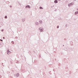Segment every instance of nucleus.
<instances>
[{"mask_svg": "<svg viewBox=\"0 0 78 78\" xmlns=\"http://www.w3.org/2000/svg\"><path fill=\"white\" fill-rule=\"evenodd\" d=\"M51 8H53V7H54V5H53L52 6H51Z\"/></svg>", "mask_w": 78, "mask_h": 78, "instance_id": "dca6fc26", "label": "nucleus"}, {"mask_svg": "<svg viewBox=\"0 0 78 78\" xmlns=\"http://www.w3.org/2000/svg\"><path fill=\"white\" fill-rule=\"evenodd\" d=\"M39 30H40L41 32H42V31H43V29H42V28H39Z\"/></svg>", "mask_w": 78, "mask_h": 78, "instance_id": "20e7f679", "label": "nucleus"}, {"mask_svg": "<svg viewBox=\"0 0 78 78\" xmlns=\"http://www.w3.org/2000/svg\"><path fill=\"white\" fill-rule=\"evenodd\" d=\"M15 76H16V74H14Z\"/></svg>", "mask_w": 78, "mask_h": 78, "instance_id": "a878e982", "label": "nucleus"}, {"mask_svg": "<svg viewBox=\"0 0 78 78\" xmlns=\"http://www.w3.org/2000/svg\"><path fill=\"white\" fill-rule=\"evenodd\" d=\"M26 8H28L30 9L31 8V6H30L29 5H26L25 7Z\"/></svg>", "mask_w": 78, "mask_h": 78, "instance_id": "7ed1b4c3", "label": "nucleus"}, {"mask_svg": "<svg viewBox=\"0 0 78 78\" xmlns=\"http://www.w3.org/2000/svg\"><path fill=\"white\" fill-rule=\"evenodd\" d=\"M39 23H40V24H42V21H39Z\"/></svg>", "mask_w": 78, "mask_h": 78, "instance_id": "0eeeda50", "label": "nucleus"}, {"mask_svg": "<svg viewBox=\"0 0 78 78\" xmlns=\"http://www.w3.org/2000/svg\"><path fill=\"white\" fill-rule=\"evenodd\" d=\"M5 19H7V16H5Z\"/></svg>", "mask_w": 78, "mask_h": 78, "instance_id": "f8f14e48", "label": "nucleus"}, {"mask_svg": "<svg viewBox=\"0 0 78 78\" xmlns=\"http://www.w3.org/2000/svg\"><path fill=\"white\" fill-rule=\"evenodd\" d=\"M78 14V12H75V15H76V14Z\"/></svg>", "mask_w": 78, "mask_h": 78, "instance_id": "9d476101", "label": "nucleus"}, {"mask_svg": "<svg viewBox=\"0 0 78 78\" xmlns=\"http://www.w3.org/2000/svg\"><path fill=\"white\" fill-rule=\"evenodd\" d=\"M22 22H25V19L24 18V19H22Z\"/></svg>", "mask_w": 78, "mask_h": 78, "instance_id": "423d86ee", "label": "nucleus"}, {"mask_svg": "<svg viewBox=\"0 0 78 78\" xmlns=\"http://www.w3.org/2000/svg\"><path fill=\"white\" fill-rule=\"evenodd\" d=\"M19 76V73H17L16 74V76L17 77H18Z\"/></svg>", "mask_w": 78, "mask_h": 78, "instance_id": "6e6552de", "label": "nucleus"}, {"mask_svg": "<svg viewBox=\"0 0 78 78\" xmlns=\"http://www.w3.org/2000/svg\"><path fill=\"white\" fill-rule=\"evenodd\" d=\"M54 3H58V0H55L54 1Z\"/></svg>", "mask_w": 78, "mask_h": 78, "instance_id": "1a4fd4ad", "label": "nucleus"}, {"mask_svg": "<svg viewBox=\"0 0 78 78\" xmlns=\"http://www.w3.org/2000/svg\"><path fill=\"white\" fill-rule=\"evenodd\" d=\"M76 1V0H73V2H75Z\"/></svg>", "mask_w": 78, "mask_h": 78, "instance_id": "4be33fe9", "label": "nucleus"}, {"mask_svg": "<svg viewBox=\"0 0 78 78\" xmlns=\"http://www.w3.org/2000/svg\"><path fill=\"white\" fill-rule=\"evenodd\" d=\"M12 44H14V41H12Z\"/></svg>", "mask_w": 78, "mask_h": 78, "instance_id": "ddd939ff", "label": "nucleus"}, {"mask_svg": "<svg viewBox=\"0 0 78 78\" xmlns=\"http://www.w3.org/2000/svg\"><path fill=\"white\" fill-rule=\"evenodd\" d=\"M57 28H59V26H58L57 27Z\"/></svg>", "mask_w": 78, "mask_h": 78, "instance_id": "f3484780", "label": "nucleus"}, {"mask_svg": "<svg viewBox=\"0 0 78 78\" xmlns=\"http://www.w3.org/2000/svg\"><path fill=\"white\" fill-rule=\"evenodd\" d=\"M10 8H11L12 7V5H10Z\"/></svg>", "mask_w": 78, "mask_h": 78, "instance_id": "aec40b11", "label": "nucleus"}, {"mask_svg": "<svg viewBox=\"0 0 78 78\" xmlns=\"http://www.w3.org/2000/svg\"><path fill=\"white\" fill-rule=\"evenodd\" d=\"M10 62L11 64H12V62Z\"/></svg>", "mask_w": 78, "mask_h": 78, "instance_id": "412c9836", "label": "nucleus"}, {"mask_svg": "<svg viewBox=\"0 0 78 78\" xmlns=\"http://www.w3.org/2000/svg\"><path fill=\"white\" fill-rule=\"evenodd\" d=\"M3 39H5V37H3Z\"/></svg>", "mask_w": 78, "mask_h": 78, "instance_id": "a211bd4d", "label": "nucleus"}, {"mask_svg": "<svg viewBox=\"0 0 78 78\" xmlns=\"http://www.w3.org/2000/svg\"><path fill=\"white\" fill-rule=\"evenodd\" d=\"M4 31V30H3V29H2V32L3 31Z\"/></svg>", "mask_w": 78, "mask_h": 78, "instance_id": "2eb2a0df", "label": "nucleus"}, {"mask_svg": "<svg viewBox=\"0 0 78 78\" xmlns=\"http://www.w3.org/2000/svg\"><path fill=\"white\" fill-rule=\"evenodd\" d=\"M58 1H61V0H58Z\"/></svg>", "mask_w": 78, "mask_h": 78, "instance_id": "b1692460", "label": "nucleus"}, {"mask_svg": "<svg viewBox=\"0 0 78 78\" xmlns=\"http://www.w3.org/2000/svg\"><path fill=\"white\" fill-rule=\"evenodd\" d=\"M35 24L37 25V26H39V23L38 22H36L35 23Z\"/></svg>", "mask_w": 78, "mask_h": 78, "instance_id": "39448f33", "label": "nucleus"}, {"mask_svg": "<svg viewBox=\"0 0 78 78\" xmlns=\"http://www.w3.org/2000/svg\"><path fill=\"white\" fill-rule=\"evenodd\" d=\"M65 40H66V39H65Z\"/></svg>", "mask_w": 78, "mask_h": 78, "instance_id": "393cba45", "label": "nucleus"}, {"mask_svg": "<svg viewBox=\"0 0 78 78\" xmlns=\"http://www.w3.org/2000/svg\"><path fill=\"white\" fill-rule=\"evenodd\" d=\"M0 41H2V42H3V40H2L1 39H0Z\"/></svg>", "mask_w": 78, "mask_h": 78, "instance_id": "4468645a", "label": "nucleus"}, {"mask_svg": "<svg viewBox=\"0 0 78 78\" xmlns=\"http://www.w3.org/2000/svg\"><path fill=\"white\" fill-rule=\"evenodd\" d=\"M66 27H67V25H66Z\"/></svg>", "mask_w": 78, "mask_h": 78, "instance_id": "5701e85b", "label": "nucleus"}, {"mask_svg": "<svg viewBox=\"0 0 78 78\" xmlns=\"http://www.w3.org/2000/svg\"><path fill=\"white\" fill-rule=\"evenodd\" d=\"M11 52H10V51H9V49H8L7 50V54L8 55H9L10 53H11Z\"/></svg>", "mask_w": 78, "mask_h": 78, "instance_id": "f257e3e1", "label": "nucleus"}, {"mask_svg": "<svg viewBox=\"0 0 78 78\" xmlns=\"http://www.w3.org/2000/svg\"><path fill=\"white\" fill-rule=\"evenodd\" d=\"M39 8L40 9H43V8H42V7H40Z\"/></svg>", "mask_w": 78, "mask_h": 78, "instance_id": "9b49d317", "label": "nucleus"}, {"mask_svg": "<svg viewBox=\"0 0 78 78\" xmlns=\"http://www.w3.org/2000/svg\"><path fill=\"white\" fill-rule=\"evenodd\" d=\"M73 5V2H71L70 4H68V6L69 7L70 6H72V5Z\"/></svg>", "mask_w": 78, "mask_h": 78, "instance_id": "f03ea898", "label": "nucleus"}, {"mask_svg": "<svg viewBox=\"0 0 78 78\" xmlns=\"http://www.w3.org/2000/svg\"><path fill=\"white\" fill-rule=\"evenodd\" d=\"M2 76L1 75H0V78H2Z\"/></svg>", "mask_w": 78, "mask_h": 78, "instance_id": "6ab92c4d", "label": "nucleus"}, {"mask_svg": "<svg viewBox=\"0 0 78 78\" xmlns=\"http://www.w3.org/2000/svg\"><path fill=\"white\" fill-rule=\"evenodd\" d=\"M63 46H64V45H63Z\"/></svg>", "mask_w": 78, "mask_h": 78, "instance_id": "bb28decb", "label": "nucleus"}]
</instances>
